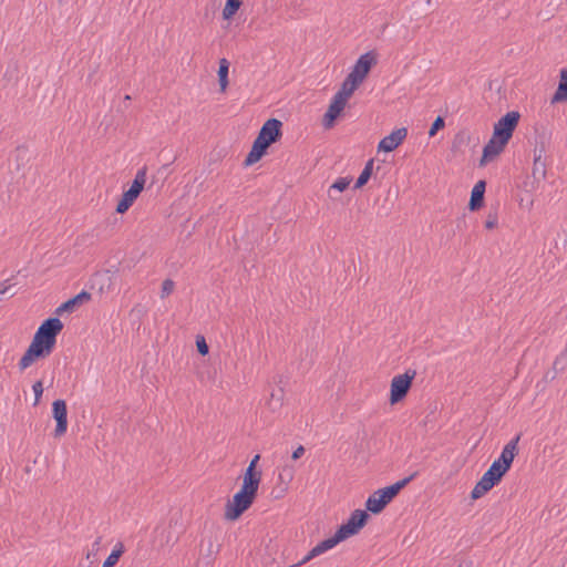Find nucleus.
Returning a JSON list of instances; mask_svg holds the SVG:
<instances>
[{"label": "nucleus", "mask_w": 567, "mask_h": 567, "mask_svg": "<svg viewBox=\"0 0 567 567\" xmlns=\"http://www.w3.org/2000/svg\"><path fill=\"white\" fill-rule=\"evenodd\" d=\"M473 563L471 560H462L457 567H472Z\"/></svg>", "instance_id": "44"}, {"label": "nucleus", "mask_w": 567, "mask_h": 567, "mask_svg": "<svg viewBox=\"0 0 567 567\" xmlns=\"http://www.w3.org/2000/svg\"><path fill=\"white\" fill-rule=\"evenodd\" d=\"M563 102H567V66L560 70L559 83L550 100L553 105Z\"/></svg>", "instance_id": "20"}, {"label": "nucleus", "mask_w": 567, "mask_h": 567, "mask_svg": "<svg viewBox=\"0 0 567 567\" xmlns=\"http://www.w3.org/2000/svg\"><path fill=\"white\" fill-rule=\"evenodd\" d=\"M28 153L29 152L25 146H18L16 148V161H17L18 169L20 168V166H24L25 163L29 161Z\"/></svg>", "instance_id": "32"}, {"label": "nucleus", "mask_w": 567, "mask_h": 567, "mask_svg": "<svg viewBox=\"0 0 567 567\" xmlns=\"http://www.w3.org/2000/svg\"><path fill=\"white\" fill-rule=\"evenodd\" d=\"M373 165H374V159L373 158L369 159L365 163L361 174L359 175V177L355 181L353 189H360L364 185H367V183L369 182V179L371 178V176L373 174Z\"/></svg>", "instance_id": "24"}, {"label": "nucleus", "mask_w": 567, "mask_h": 567, "mask_svg": "<svg viewBox=\"0 0 567 567\" xmlns=\"http://www.w3.org/2000/svg\"><path fill=\"white\" fill-rule=\"evenodd\" d=\"M354 89L352 86H350L349 84L346 85V81L343 80L342 84H341V87L339 89V91L337 92V94L343 96L344 99L349 100L351 97V95L354 93Z\"/></svg>", "instance_id": "37"}, {"label": "nucleus", "mask_w": 567, "mask_h": 567, "mask_svg": "<svg viewBox=\"0 0 567 567\" xmlns=\"http://www.w3.org/2000/svg\"><path fill=\"white\" fill-rule=\"evenodd\" d=\"M445 121L442 116H437L433 123L431 124V127L429 130V136L433 137L440 130L444 128Z\"/></svg>", "instance_id": "34"}, {"label": "nucleus", "mask_w": 567, "mask_h": 567, "mask_svg": "<svg viewBox=\"0 0 567 567\" xmlns=\"http://www.w3.org/2000/svg\"><path fill=\"white\" fill-rule=\"evenodd\" d=\"M520 120V114L517 111H509L503 115L495 124L493 130V136L498 140H503L508 143L515 132Z\"/></svg>", "instance_id": "8"}, {"label": "nucleus", "mask_w": 567, "mask_h": 567, "mask_svg": "<svg viewBox=\"0 0 567 567\" xmlns=\"http://www.w3.org/2000/svg\"><path fill=\"white\" fill-rule=\"evenodd\" d=\"M241 0H226L225 7L223 9V19L230 20L237 13L241 6Z\"/></svg>", "instance_id": "27"}, {"label": "nucleus", "mask_w": 567, "mask_h": 567, "mask_svg": "<svg viewBox=\"0 0 567 567\" xmlns=\"http://www.w3.org/2000/svg\"><path fill=\"white\" fill-rule=\"evenodd\" d=\"M260 481H261V471H258V470L247 466L245 474H244V482H243L241 486L251 488V489L258 492Z\"/></svg>", "instance_id": "21"}, {"label": "nucleus", "mask_w": 567, "mask_h": 567, "mask_svg": "<svg viewBox=\"0 0 567 567\" xmlns=\"http://www.w3.org/2000/svg\"><path fill=\"white\" fill-rule=\"evenodd\" d=\"M196 348H197V352L205 357L209 353V347L205 340V338L200 334L196 336Z\"/></svg>", "instance_id": "33"}, {"label": "nucleus", "mask_w": 567, "mask_h": 567, "mask_svg": "<svg viewBox=\"0 0 567 567\" xmlns=\"http://www.w3.org/2000/svg\"><path fill=\"white\" fill-rule=\"evenodd\" d=\"M497 226V213L489 212L487 215V218L485 220V228L486 229H493Z\"/></svg>", "instance_id": "38"}, {"label": "nucleus", "mask_w": 567, "mask_h": 567, "mask_svg": "<svg viewBox=\"0 0 567 567\" xmlns=\"http://www.w3.org/2000/svg\"><path fill=\"white\" fill-rule=\"evenodd\" d=\"M519 440H520V434H517L503 447V451H502L499 457L494 461L495 464L498 463V465L506 472H508L511 470L515 456L518 455Z\"/></svg>", "instance_id": "12"}, {"label": "nucleus", "mask_w": 567, "mask_h": 567, "mask_svg": "<svg viewBox=\"0 0 567 567\" xmlns=\"http://www.w3.org/2000/svg\"><path fill=\"white\" fill-rule=\"evenodd\" d=\"M52 416L56 422L54 437H60L64 435L68 430V406L64 400L58 399L53 401Z\"/></svg>", "instance_id": "11"}, {"label": "nucleus", "mask_w": 567, "mask_h": 567, "mask_svg": "<svg viewBox=\"0 0 567 567\" xmlns=\"http://www.w3.org/2000/svg\"><path fill=\"white\" fill-rule=\"evenodd\" d=\"M369 511L365 509H355L350 514V517L346 523L341 524L338 527V532L343 537V539H348L351 536L357 535L368 523L370 515Z\"/></svg>", "instance_id": "9"}, {"label": "nucleus", "mask_w": 567, "mask_h": 567, "mask_svg": "<svg viewBox=\"0 0 567 567\" xmlns=\"http://www.w3.org/2000/svg\"><path fill=\"white\" fill-rule=\"evenodd\" d=\"M146 166L137 171L128 189L124 190L121 199L116 205V213L124 214L137 199L140 194L143 192L146 182Z\"/></svg>", "instance_id": "5"}, {"label": "nucleus", "mask_w": 567, "mask_h": 567, "mask_svg": "<svg viewBox=\"0 0 567 567\" xmlns=\"http://www.w3.org/2000/svg\"><path fill=\"white\" fill-rule=\"evenodd\" d=\"M91 300V293L86 290H82L78 295L71 297L66 301L62 302L56 309L55 315L62 316L63 313H72L83 303Z\"/></svg>", "instance_id": "17"}, {"label": "nucleus", "mask_w": 567, "mask_h": 567, "mask_svg": "<svg viewBox=\"0 0 567 567\" xmlns=\"http://www.w3.org/2000/svg\"><path fill=\"white\" fill-rule=\"evenodd\" d=\"M258 495L257 491L241 486V488L228 501L225 507V518L235 522L250 508Z\"/></svg>", "instance_id": "3"}, {"label": "nucleus", "mask_w": 567, "mask_h": 567, "mask_svg": "<svg viewBox=\"0 0 567 567\" xmlns=\"http://www.w3.org/2000/svg\"><path fill=\"white\" fill-rule=\"evenodd\" d=\"M557 375H558V372L551 367L550 370L545 372L543 380L545 382H551L553 380H555L557 378Z\"/></svg>", "instance_id": "40"}, {"label": "nucleus", "mask_w": 567, "mask_h": 567, "mask_svg": "<svg viewBox=\"0 0 567 567\" xmlns=\"http://www.w3.org/2000/svg\"><path fill=\"white\" fill-rule=\"evenodd\" d=\"M63 327L62 321L56 317H50L40 324L30 346L19 361L21 371L52 353L56 344V337L63 330Z\"/></svg>", "instance_id": "1"}, {"label": "nucleus", "mask_w": 567, "mask_h": 567, "mask_svg": "<svg viewBox=\"0 0 567 567\" xmlns=\"http://www.w3.org/2000/svg\"><path fill=\"white\" fill-rule=\"evenodd\" d=\"M123 553H124V546L122 543H118L117 545H115V547L113 548L111 554L106 557L102 567H114L118 563Z\"/></svg>", "instance_id": "26"}, {"label": "nucleus", "mask_w": 567, "mask_h": 567, "mask_svg": "<svg viewBox=\"0 0 567 567\" xmlns=\"http://www.w3.org/2000/svg\"><path fill=\"white\" fill-rule=\"evenodd\" d=\"M415 375L416 371L409 369L403 374H398L391 380L389 396L391 405L398 404L405 399L412 388Z\"/></svg>", "instance_id": "6"}, {"label": "nucleus", "mask_w": 567, "mask_h": 567, "mask_svg": "<svg viewBox=\"0 0 567 567\" xmlns=\"http://www.w3.org/2000/svg\"><path fill=\"white\" fill-rule=\"evenodd\" d=\"M259 460H260V455H259V454H256V455L252 457V460L250 461V463H249L248 467H252V468L257 470V464H258Z\"/></svg>", "instance_id": "43"}, {"label": "nucleus", "mask_w": 567, "mask_h": 567, "mask_svg": "<svg viewBox=\"0 0 567 567\" xmlns=\"http://www.w3.org/2000/svg\"><path fill=\"white\" fill-rule=\"evenodd\" d=\"M270 146L271 144L269 142L257 135L244 161V166L248 167L259 162L267 154Z\"/></svg>", "instance_id": "15"}, {"label": "nucleus", "mask_w": 567, "mask_h": 567, "mask_svg": "<svg viewBox=\"0 0 567 567\" xmlns=\"http://www.w3.org/2000/svg\"><path fill=\"white\" fill-rule=\"evenodd\" d=\"M506 471H504L498 463L494 462L488 467V470L483 474L480 481L475 484L474 488L471 492V498L476 501L483 497L486 493H488L494 486L498 485L503 477L506 475Z\"/></svg>", "instance_id": "4"}, {"label": "nucleus", "mask_w": 567, "mask_h": 567, "mask_svg": "<svg viewBox=\"0 0 567 567\" xmlns=\"http://www.w3.org/2000/svg\"><path fill=\"white\" fill-rule=\"evenodd\" d=\"M352 178L351 177H339L337 178L332 185L329 187V190H328V196L336 200L337 197L334 196V192H344L346 189H348L350 183H351Z\"/></svg>", "instance_id": "25"}, {"label": "nucleus", "mask_w": 567, "mask_h": 567, "mask_svg": "<svg viewBox=\"0 0 567 567\" xmlns=\"http://www.w3.org/2000/svg\"><path fill=\"white\" fill-rule=\"evenodd\" d=\"M101 540H102V537L99 536L95 542L93 543L92 545V550L91 551H87L86 554V559H90L91 556L95 555V553L99 550L100 548V544H101Z\"/></svg>", "instance_id": "41"}, {"label": "nucleus", "mask_w": 567, "mask_h": 567, "mask_svg": "<svg viewBox=\"0 0 567 567\" xmlns=\"http://www.w3.org/2000/svg\"><path fill=\"white\" fill-rule=\"evenodd\" d=\"M508 143L503 140H498L493 136L487 142V144L483 147L482 157L480 159V166H485L488 162L493 161L496 156H498L506 147Z\"/></svg>", "instance_id": "16"}, {"label": "nucleus", "mask_w": 567, "mask_h": 567, "mask_svg": "<svg viewBox=\"0 0 567 567\" xmlns=\"http://www.w3.org/2000/svg\"><path fill=\"white\" fill-rule=\"evenodd\" d=\"M378 63V55L374 51H368L359 56L353 71L367 78L371 69Z\"/></svg>", "instance_id": "18"}, {"label": "nucleus", "mask_w": 567, "mask_h": 567, "mask_svg": "<svg viewBox=\"0 0 567 567\" xmlns=\"http://www.w3.org/2000/svg\"><path fill=\"white\" fill-rule=\"evenodd\" d=\"M364 76H362L361 74L357 73L355 71H351L347 78L344 79L346 81V85H350L352 86L354 90H357L360 84L364 81Z\"/></svg>", "instance_id": "30"}, {"label": "nucleus", "mask_w": 567, "mask_h": 567, "mask_svg": "<svg viewBox=\"0 0 567 567\" xmlns=\"http://www.w3.org/2000/svg\"><path fill=\"white\" fill-rule=\"evenodd\" d=\"M9 280H4L0 284V293L1 295H4V293H9V297H13L17 295V291L13 290V285H9L8 284Z\"/></svg>", "instance_id": "39"}, {"label": "nucleus", "mask_w": 567, "mask_h": 567, "mask_svg": "<svg viewBox=\"0 0 567 567\" xmlns=\"http://www.w3.org/2000/svg\"><path fill=\"white\" fill-rule=\"evenodd\" d=\"M327 550L321 546V544H317L298 564L295 566H300L311 560L312 558L326 553Z\"/></svg>", "instance_id": "31"}, {"label": "nucleus", "mask_w": 567, "mask_h": 567, "mask_svg": "<svg viewBox=\"0 0 567 567\" xmlns=\"http://www.w3.org/2000/svg\"><path fill=\"white\" fill-rule=\"evenodd\" d=\"M343 537L340 535V533L338 530H336V533L333 534V536L329 537V538H326L323 539L322 542H320L319 544H321V546L326 549V550H329L331 548H333L334 546H337L339 543L343 542Z\"/></svg>", "instance_id": "28"}, {"label": "nucleus", "mask_w": 567, "mask_h": 567, "mask_svg": "<svg viewBox=\"0 0 567 567\" xmlns=\"http://www.w3.org/2000/svg\"><path fill=\"white\" fill-rule=\"evenodd\" d=\"M364 76H362L361 74L357 73L355 71H351L347 78L344 79L346 81V85H350L352 86L354 90H357L360 84L364 81Z\"/></svg>", "instance_id": "29"}, {"label": "nucleus", "mask_w": 567, "mask_h": 567, "mask_svg": "<svg viewBox=\"0 0 567 567\" xmlns=\"http://www.w3.org/2000/svg\"><path fill=\"white\" fill-rule=\"evenodd\" d=\"M408 136V128L400 127L383 137L378 145L379 152H392L400 146Z\"/></svg>", "instance_id": "14"}, {"label": "nucleus", "mask_w": 567, "mask_h": 567, "mask_svg": "<svg viewBox=\"0 0 567 567\" xmlns=\"http://www.w3.org/2000/svg\"><path fill=\"white\" fill-rule=\"evenodd\" d=\"M348 100L339 94H334L330 101L328 110L323 114L322 125L326 130H330L336 125L337 120L341 116Z\"/></svg>", "instance_id": "10"}, {"label": "nucleus", "mask_w": 567, "mask_h": 567, "mask_svg": "<svg viewBox=\"0 0 567 567\" xmlns=\"http://www.w3.org/2000/svg\"><path fill=\"white\" fill-rule=\"evenodd\" d=\"M174 288H175V282L169 278L165 279L162 282L161 298L164 299V298L168 297L173 292Z\"/></svg>", "instance_id": "35"}, {"label": "nucleus", "mask_w": 567, "mask_h": 567, "mask_svg": "<svg viewBox=\"0 0 567 567\" xmlns=\"http://www.w3.org/2000/svg\"><path fill=\"white\" fill-rule=\"evenodd\" d=\"M229 61L226 58H223L219 60V66H218V83H219V91L221 93H225L227 90V86L229 84L228 80V73H229Z\"/></svg>", "instance_id": "22"}, {"label": "nucleus", "mask_w": 567, "mask_h": 567, "mask_svg": "<svg viewBox=\"0 0 567 567\" xmlns=\"http://www.w3.org/2000/svg\"><path fill=\"white\" fill-rule=\"evenodd\" d=\"M305 454V447L302 445H299L293 452H292V455H291V458L293 461H297L299 460L302 455Z\"/></svg>", "instance_id": "42"}, {"label": "nucleus", "mask_w": 567, "mask_h": 567, "mask_svg": "<svg viewBox=\"0 0 567 567\" xmlns=\"http://www.w3.org/2000/svg\"><path fill=\"white\" fill-rule=\"evenodd\" d=\"M417 475L412 473L394 484L379 488L373 492L365 501V508L373 515H378L399 495V493Z\"/></svg>", "instance_id": "2"}, {"label": "nucleus", "mask_w": 567, "mask_h": 567, "mask_svg": "<svg viewBox=\"0 0 567 567\" xmlns=\"http://www.w3.org/2000/svg\"><path fill=\"white\" fill-rule=\"evenodd\" d=\"M258 136L266 140L271 145L277 143L282 137V122L275 117L267 120L262 124Z\"/></svg>", "instance_id": "13"}, {"label": "nucleus", "mask_w": 567, "mask_h": 567, "mask_svg": "<svg viewBox=\"0 0 567 567\" xmlns=\"http://www.w3.org/2000/svg\"><path fill=\"white\" fill-rule=\"evenodd\" d=\"M32 390L34 392V403L33 405H38L40 403V400L42 398V394H43V383L41 380L39 381H35L32 385Z\"/></svg>", "instance_id": "36"}, {"label": "nucleus", "mask_w": 567, "mask_h": 567, "mask_svg": "<svg viewBox=\"0 0 567 567\" xmlns=\"http://www.w3.org/2000/svg\"><path fill=\"white\" fill-rule=\"evenodd\" d=\"M285 391L282 388L272 389L270 392V396L267 401V406L276 412L281 409L284 404Z\"/></svg>", "instance_id": "23"}, {"label": "nucleus", "mask_w": 567, "mask_h": 567, "mask_svg": "<svg viewBox=\"0 0 567 567\" xmlns=\"http://www.w3.org/2000/svg\"><path fill=\"white\" fill-rule=\"evenodd\" d=\"M485 190H486V182L484 179L478 181L472 192L468 202V209L471 212L480 210L485 203Z\"/></svg>", "instance_id": "19"}, {"label": "nucleus", "mask_w": 567, "mask_h": 567, "mask_svg": "<svg viewBox=\"0 0 567 567\" xmlns=\"http://www.w3.org/2000/svg\"><path fill=\"white\" fill-rule=\"evenodd\" d=\"M124 100H125V101H130V100H131V96H130V95H125Z\"/></svg>", "instance_id": "45"}, {"label": "nucleus", "mask_w": 567, "mask_h": 567, "mask_svg": "<svg viewBox=\"0 0 567 567\" xmlns=\"http://www.w3.org/2000/svg\"><path fill=\"white\" fill-rule=\"evenodd\" d=\"M546 153V146L545 143L542 142L540 144H537L534 150V163H533V169H532V181H529V177L526 178L524 182V189L529 192L535 189L542 181L546 177V161L543 158V156Z\"/></svg>", "instance_id": "7"}]
</instances>
